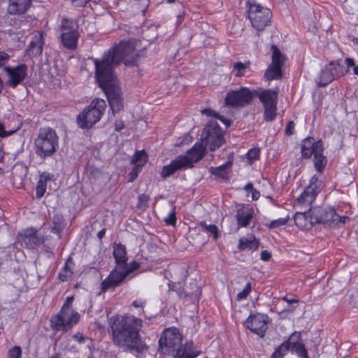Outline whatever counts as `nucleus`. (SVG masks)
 I'll return each instance as SVG.
<instances>
[{
    "label": "nucleus",
    "mask_w": 358,
    "mask_h": 358,
    "mask_svg": "<svg viewBox=\"0 0 358 358\" xmlns=\"http://www.w3.org/2000/svg\"><path fill=\"white\" fill-rule=\"evenodd\" d=\"M250 62L249 61L245 62H236L233 65L231 73H234L236 77H243L250 69Z\"/></svg>",
    "instance_id": "obj_33"
},
{
    "label": "nucleus",
    "mask_w": 358,
    "mask_h": 358,
    "mask_svg": "<svg viewBox=\"0 0 358 358\" xmlns=\"http://www.w3.org/2000/svg\"><path fill=\"white\" fill-rule=\"evenodd\" d=\"M258 97L264 106H275L278 101V92L268 89L261 91Z\"/></svg>",
    "instance_id": "obj_24"
},
{
    "label": "nucleus",
    "mask_w": 358,
    "mask_h": 358,
    "mask_svg": "<svg viewBox=\"0 0 358 358\" xmlns=\"http://www.w3.org/2000/svg\"><path fill=\"white\" fill-rule=\"evenodd\" d=\"M168 287H169V289L171 291H175L176 292L178 295L181 297L182 296V291H181V288L180 287L179 289L177 288V285L176 283L170 281L169 283H168Z\"/></svg>",
    "instance_id": "obj_55"
},
{
    "label": "nucleus",
    "mask_w": 358,
    "mask_h": 358,
    "mask_svg": "<svg viewBox=\"0 0 358 358\" xmlns=\"http://www.w3.org/2000/svg\"><path fill=\"white\" fill-rule=\"evenodd\" d=\"M74 300V296H69L66 298L64 303L61 307L60 310H75L73 308V302Z\"/></svg>",
    "instance_id": "obj_50"
},
{
    "label": "nucleus",
    "mask_w": 358,
    "mask_h": 358,
    "mask_svg": "<svg viewBox=\"0 0 358 358\" xmlns=\"http://www.w3.org/2000/svg\"><path fill=\"white\" fill-rule=\"evenodd\" d=\"M199 226L202 227L206 231L213 236V239L218 238V229L215 224H207L205 222H201Z\"/></svg>",
    "instance_id": "obj_41"
},
{
    "label": "nucleus",
    "mask_w": 358,
    "mask_h": 358,
    "mask_svg": "<svg viewBox=\"0 0 358 358\" xmlns=\"http://www.w3.org/2000/svg\"><path fill=\"white\" fill-rule=\"evenodd\" d=\"M315 222L338 225L349 220L347 216L338 215L331 207H317L313 208Z\"/></svg>",
    "instance_id": "obj_13"
},
{
    "label": "nucleus",
    "mask_w": 358,
    "mask_h": 358,
    "mask_svg": "<svg viewBox=\"0 0 358 358\" xmlns=\"http://www.w3.org/2000/svg\"><path fill=\"white\" fill-rule=\"evenodd\" d=\"M43 37L41 32H36L32 37L27 50L26 54L30 57H35L41 55L43 46Z\"/></svg>",
    "instance_id": "obj_19"
},
{
    "label": "nucleus",
    "mask_w": 358,
    "mask_h": 358,
    "mask_svg": "<svg viewBox=\"0 0 358 358\" xmlns=\"http://www.w3.org/2000/svg\"><path fill=\"white\" fill-rule=\"evenodd\" d=\"M113 256L115 259L116 265H122L127 262L126 247L121 243H115L113 245Z\"/></svg>",
    "instance_id": "obj_29"
},
{
    "label": "nucleus",
    "mask_w": 358,
    "mask_h": 358,
    "mask_svg": "<svg viewBox=\"0 0 358 358\" xmlns=\"http://www.w3.org/2000/svg\"><path fill=\"white\" fill-rule=\"evenodd\" d=\"M260 155V149L257 148L250 149L247 154L246 157L250 164H252L255 161L259 159Z\"/></svg>",
    "instance_id": "obj_42"
},
{
    "label": "nucleus",
    "mask_w": 358,
    "mask_h": 358,
    "mask_svg": "<svg viewBox=\"0 0 358 358\" xmlns=\"http://www.w3.org/2000/svg\"><path fill=\"white\" fill-rule=\"evenodd\" d=\"M259 246V241L257 240L254 236H251L249 238H241L238 241V248L239 250H244L248 248L252 251H255L258 249Z\"/></svg>",
    "instance_id": "obj_30"
},
{
    "label": "nucleus",
    "mask_w": 358,
    "mask_h": 358,
    "mask_svg": "<svg viewBox=\"0 0 358 358\" xmlns=\"http://www.w3.org/2000/svg\"><path fill=\"white\" fill-rule=\"evenodd\" d=\"M201 113L203 114V115H206L207 116H212V117H215L217 116V113L213 110L212 109L210 108H206V109H203Z\"/></svg>",
    "instance_id": "obj_57"
},
{
    "label": "nucleus",
    "mask_w": 358,
    "mask_h": 358,
    "mask_svg": "<svg viewBox=\"0 0 358 358\" xmlns=\"http://www.w3.org/2000/svg\"><path fill=\"white\" fill-rule=\"evenodd\" d=\"M74 266L75 263L73 259L71 257H69L58 273L59 280L62 282L70 280L73 275Z\"/></svg>",
    "instance_id": "obj_23"
},
{
    "label": "nucleus",
    "mask_w": 358,
    "mask_h": 358,
    "mask_svg": "<svg viewBox=\"0 0 358 358\" xmlns=\"http://www.w3.org/2000/svg\"><path fill=\"white\" fill-rule=\"evenodd\" d=\"M294 337H296L298 339L299 338V335H297L296 333L292 334L287 340L281 343V345L275 350L271 355V358H283L289 351L292 343V341Z\"/></svg>",
    "instance_id": "obj_27"
},
{
    "label": "nucleus",
    "mask_w": 358,
    "mask_h": 358,
    "mask_svg": "<svg viewBox=\"0 0 358 358\" xmlns=\"http://www.w3.org/2000/svg\"><path fill=\"white\" fill-rule=\"evenodd\" d=\"M216 118L220 120L223 124H224L227 127H229L230 125V120L227 119L226 117L220 115L219 114L217 115Z\"/></svg>",
    "instance_id": "obj_60"
},
{
    "label": "nucleus",
    "mask_w": 358,
    "mask_h": 358,
    "mask_svg": "<svg viewBox=\"0 0 358 358\" xmlns=\"http://www.w3.org/2000/svg\"><path fill=\"white\" fill-rule=\"evenodd\" d=\"M5 70L8 74V85L10 87H15L22 80V64H20L16 69L6 67Z\"/></svg>",
    "instance_id": "obj_25"
},
{
    "label": "nucleus",
    "mask_w": 358,
    "mask_h": 358,
    "mask_svg": "<svg viewBox=\"0 0 358 358\" xmlns=\"http://www.w3.org/2000/svg\"><path fill=\"white\" fill-rule=\"evenodd\" d=\"M271 257V253L267 250H263L261 252V259L263 261H268Z\"/></svg>",
    "instance_id": "obj_58"
},
{
    "label": "nucleus",
    "mask_w": 358,
    "mask_h": 358,
    "mask_svg": "<svg viewBox=\"0 0 358 358\" xmlns=\"http://www.w3.org/2000/svg\"><path fill=\"white\" fill-rule=\"evenodd\" d=\"M201 141L205 149L208 146L210 151H215L224 143L222 129L217 122H210L204 127L201 134Z\"/></svg>",
    "instance_id": "obj_10"
},
{
    "label": "nucleus",
    "mask_w": 358,
    "mask_h": 358,
    "mask_svg": "<svg viewBox=\"0 0 358 358\" xmlns=\"http://www.w3.org/2000/svg\"><path fill=\"white\" fill-rule=\"evenodd\" d=\"M124 127V123L122 120H117L115 122V129L117 131L122 130Z\"/></svg>",
    "instance_id": "obj_59"
},
{
    "label": "nucleus",
    "mask_w": 358,
    "mask_h": 358,
    "mask_svg": "<svg viewBox=\"0 0 358 358\" xmlns=\"http://www.w3.org/2000/svg\"><path fill=\"white\" fill-rule=\"evenodd\" d=\"M8 59L9 55L7 53L0 51V66L4 65Z\"/></svg>",
    "instance_id": "obj_56"
},
{
    "label": "nucleus",
    "mask_w": 358,
    "mask_h": 358,
    "mask_svg": "<svg viewBox=\"0 0 358 358\" xmlns=\"http://www.w3.org/2000/svg\"><path fill=\"white\" fill-rule=\"evenodd\" d=\"M251 196L252 200H257L260 196V193L257 189H254L251 191Z\"/></svg>",
    "instance_id": "obj_63"
},
{
    "label": "nucleus",
    "mask_w": 358,
    "mask_h": 358,
    "mask_svg": "<svg viewBox=\"0 0 358 358\" xmlns=\"http://www.w3.org/2000/svg\"><path fill=\"white\" fill-rule=\"evenodd\" d=\"M345 63L347 66V69H348L350 67H354L355 66L354 59L350 57H348L345 59Z\"/></svg>",
    "instance_id": "obj_61"
},
{
    "label": "nucleus",
    "mask_w": 358,
    "mask_h": 358,
    "mask_svg": "<svg viewBox=\"0 0 358 358\" xmlns=\"http://www.w3.org/2000/svg\"><path fill=\"white\" fill-rule=\"evenodd\" d=\"M80 315L76 310H59L50 319V326L56 331H68L78 324Z\"/></svg>",
    "instance_id": "obj_9"
},
{
    "label": "nucleus",
    "mask_w": 358,
    "mask_h": 358,
    "mask_svg": "<svg viewBox=\"0 0 358 358\" xmlns=\"http://www.w3.org/2000/svg\"><path fill=\"white\" fill-rule=\"evenodd\" d=\"M22 349L20 346H14L8 351V358H21Z\"/></svg>",
    "instance_id": "obj_47"
},
{
    "label": "nucleus",
    "mask_w": 358,
    "mask_h": 358,
    "mask_svg": "<svg viewBox=\"0 0 358 358\" xmlns=\"http://www.w3.org/2000/svg\"><path fill=\"white\" fill-rule=\"evenodd\" d=\"M328 69L331 70V74H333V77H334V80L336 78H340L341 76H345L348 73V69L345 68L344 66L341 64L338 60L331 61L329 64H327Z\"/></svg>",
    "instance_id": "obj_31"
},
{
    "label": "nucleus",
    "mask_w": 358,
    "mask_h": 358,
    "mask_svg": "<svg viewBox=\"0 0 358 358\" xmlns=\"http://www.w3.org/2000/svg\"><path fill=\"white\" fill-rule=\"evenodd\" d=\"M113 341L118 347H125L143 350L144 345L141 342L139 331L143 326V321L134 315H113L109 320Z\"/></svg>",
    "instance_id": "obj_2"
},
{
    "label": "nucleus",
    "mask_w": 358,
    "mask_h": 358,
    "mask_svg": "<svg viewBox=\"0 0 358 358\" xmlns=\"http://www.w3.org/2000/svg\"><path fill=\"white\" fill-rule=\"evenodd\" d=\"M127 277L121 265H116L109 275L101 283V290L99 295L105 293L108 289H114L119 286Z\"/></svg>",
    "instance_id": "obj_16"
},
{
    "label": "nucleus",
    "mask_w": 358,
    "mask_h": 358,
    "mask_svg": "<svg viewBox=\"0 0 358 358\" xmlns=\"http://www.w3.org/2000/svg\"><path fill=\"white\" fill-rule=\"evenodd\" d=\"M248 16L252 26L257 31H262L269 24L271 18V12L266 8L257 3L254 0H249L246 3Z\"/></svg>",
    "instance_id": "obj_6"
},
{
    "label": "nucleus",
    "mask_w": 358,
    "mask_h": 358,
    "mask_svg": "<svg viewBox=\"0 0 358 358\" xmlns=\"http://www.w3.org/2000/svg\"><path fill=\"white\" fill-rule=\"evenodd\" d=\"M121 267L123 268L124 272H127L128 276L131 273L140 268V264L136 261H133L130 262L129 264H128L127 262L121 265Z\"/></svg>",
    "instance_id": "obj_43"
},
{
    "label": "nucleus",
    "mask_w": 358,
    "mask_h": 358,
    "mask_svg": "<svg viewBox=\"0 0 358 358\" xmlns=\"http://www.w3.org/2000/svg\"><path fill=\"white\" fill-rule=\"evenodd\" d=\"M91 0H70L74 7H84Z\"/></svg>",
    "instance_id": "obj_54"
},
{
    "label": "nucleus",
    "mask_w": 358,
    "mask_h": 358,
    "mask_svg": "<svg viewBox=\"0 0 358 358\" xmlns=\"http://www.w3.org/2000/svg\"><path fill=\"white\" fill-rule=\"evenodd\" d=\"M106 108L103 99L96 98L77 116L76 122L81 129H90L98 122L105 113Z\"/></svg>",
    "instance_id": "obj_5"
},
{
    "label": "nucleus",
    "mask_w": 358,
    "mask_h": 358,
    "mask_svg": "<svg viewBox=\"0 0 358 358\" xmlns=\"http://www.w3.org/2000/svg\"><path fill=\"white\" fill-rule=\"evenodd\" d=\"M295 348V352L300 358H308L307 351L303 344H298L296 341H293L292 343Z\"/></svg>",
    "instance_id": "obj_44"
},
{
    "label": "nucleus",
    "mask_w": 358,
    "mask_h": 358,
    "mask_svg": "<svg viewBox=\"0 0 358 358\" xmlns=\"http://www.w3.org/2000/svg\"><path fill=\"white\" fill-rule=\"evenodd\" d=\"M233 164V159L231 157H229V159L227 162H226L224 164L220 165L224 169L227 170L228 168H230L232 166Z\"/></svg>",
    "instance_id": "obj_62"
},
{
    "label": "nucleus",
    "mask_w": 358,
    "mask_h": 358,
    "mask_svg": "<svg viewBox=\"0 0 358 358\" xmlns=\"http://www.w3.org/2000/svg\"><path fill=\"white\" fill-rule=\"evenodd\" d=\"M63 229V224L60 221H54V226L51 229V232L59 234Z\"/></svg>",
    "instance_id": "obj_53"
},
{
    "label": "nucleus",
    "mask_w": 358,
    "mask_h": 358,
    "mask_svg": "<svg viewBox=\"0 0 358 358\" xmlns=\"http://www.w3.org/2000/svg\"><path fill=\"white\" fill-rule=\"evenodd\" d=\"M192 141V137L186 134L182 139V141L180 142V144H185L191 142Z\"/></svg>",
    "instance_id": "obj_64"
},
{
    "label": "nucleus",
    "mask_w": 358,
    "mask_h": 358,
    "mask_svg": "<svg viewBox=\"0 0 358 358\" xmlns=\"http://www.w3.org/2000/svg\"><path fill=\"white\" fill-rule=\"evenodd\" d=\"M143 166L134 164L132 171L129 173V182H133L138 176V173L141 171Z\"/></svg>",
    "instance_id": "obj_49"
},
{
    "label": "nucleus",
    "mask_w": 358,
    "mask_h": 358,
    "mask_svg": "<svg viewBox=\"0 0 358 358\" xmlns=\"http://www.w3.org/2000/svg\"><path fill=\"white\" fill-rule=\"evenodd\" d=\"M323 143L321 140L315 141L313 137H307L301 143V155L305 159H310L319 152H323Z\"/></svg>",
    "instance_id": "obj_18"
},
{
    "label": "nucleus",
    "mask_w": 358,
    "mask_h": 358,
    "mask_svg": "<svg viewBox=\"0 0 358 358\" xmlns=\"http://www.w3.org/2000/svg\"><path fill=\"white\" fill-rule=\"evenodd\" d=\"M73 339L79 344L85 345V347L89 350V352H91V348L93 345L92 339L89 338L87 336H85L80 332H76L73 336Z\"/></svg>",
    "instance_id": "obj_35"
},
{
    "label": "nucleus",
    "mask_w": 358,
    "mask_h": 358,
    "mask_svg": "<svg viewBox=\"0 0 358 358\" xmlns=\"http://www.w3.org/2000/svg\"><path fill=\"white\" fill-rule=\"evenodd\" d=\"M268 323V317L266 314L257 313L251 314L244 322V326L251 332L258 335L260 338L265 336Z\"/></svg>",
    "instance_id": "obj_15"
},
{
    "label": "nucleus",
    "mask_w": 358,
    "mask_h": 358,
    "mask_svg": "<svg viewBox=\"0 0 358 358\" xmlns=\"http://www.w3.org/2000/svg\"><path fill=\"white\" fill-rule=\"evenodd\" d=\"M252 290V285L250 282H248L245 285V287H244V289L240 292L239 293L237 294L236 295V299L238 301H241V300H243V299H245L247 298V296H248V294H250V292H251Z\"/></svg>",
    "instance_id": "obj_45"
},
{
    "label": "nucleus",
    "mask_w": 358,
    "mask_h": 358,
    "mask_svg": "<svg viewBox=\"0 0 358 358\" xmlns=\"http://www.w3.org/2000/svg\"><path fill=\"white\" fill-rule=\"evenodd\" d=\"M174 352V358H196L200 355L201 350L192 341H188Z\"/></svg>",
    "instance_id": "obj_20"
},
{
    "label": "nucleus",
    "mask_w": 358,
    "mask_h": 358,
    "mask_svg": "<svg viewBox=\"0 0 358 358\" xmlns=\"http://www.w3.org/2000/svg\"><path fill=\"white\" fill-rule=\"evenodd\" d=\"M164 222L168 226H175L176 224V215L174 208L169 212L168 215L164 218Z\"/></svg>",
    "instance_id": "obj_46"
},
{
    "label": "nucleus",
    "mask_w": 358,
    "mask_h": 358,
    "mask_svg": "<svg viewBox=\"0 0 358 358\" xmlns=\"http://www.w3.org/2000/svg\"><path fill=\"white\" fill-rule=\"evenodd\" d=\"M288 219L287 218H278L277 220H274L270 222V224L268 225V227L270 229H274L277 228L281 226H283L286 224L287 222Z\"/></svg>",
    "instance_id": "obj_48"
},
{
    "label": "nucleus",
    "mask_w": 358,
    "mask_h": 358,
    "mask_svg": "<svg viewBox=\"0 0 358 358\" xmlns=\"http://www.w3.org/2000/svg\"><path fill=\"white\" fill-rule=\"evenodd\" d=\"M323 182L316 175L311 177L308 185L304 189L295 201V206L301 209L309 210L316 196L322 189Z\"/></svg>",
    "instance_id": "obj_8"
},
{
    "label": "nucleus",
    "mask_w": 358,
    "mask_h": 358,
    "mask_svg": "<svg viewBox=\"0 0 358 358\" xmlns=\"http://www.w3.org/2000/svg\"><path fill=\"white\" fill-rule=\"evenodd\" d=\"M53 174L48 172H43L39 175L36 188V196L37 198L40 199L44 196L46 192L47 182L50 181L53 178Z\"/></svg>",
    "instance_id": "obj_26"
},
{
    "label": "nucleus",
    "mask_w": 358,
    "mask_h": 358,
    "mask_svg": "<svg viewBox=\"0 0 358 358\" xmlns=\"http://www.w3.org/2000/svg\"><path fill=\"white\" fill-rule=\"evenodd\" d=\"M294 221L300 229H306L311 227L313 223L315 222L313 208L305 210L303 212H296L294 217Z\"/></svg>",
    "instance_id": "obj_21"
},
{
    "label": "nucleus",
    "mask_w": 358,
    "mask_h": 358,
    "mask_svg": "<svg viewBox=\"0 0 358 358\" xmlns=\"http://www.w3.org/2000/svg\"><path fill=\"white\" fill-rule=\"evenodd\" d=\"M206 155V149L203 144L196 142L188 150L185 155H180L172 160L169 164L163 166L160 175L164 179L171 176L179 170L191 169L195 163L203 159Z\"/></svg>",
    "instance_id": "obj_3"
},
{
    "label": "nucleus",
    "mask_w": 358,
    "mask_h": 358,
    "mask_svg": "<svg viewBox=\"0 0 358 358\" xmlns=\"http://www.w3.org/2000/svg\"><path fill=\"white\" fill-rule=\"evenodd\" d=\"M43 243V236L37 234L34 228H28L24 231V243L27 248H36Z\"/></svg>",
    "instance_id": "obj_22"
},
{
    "label": "nucleus",
    "mask_w": 358,
    "mask_h": 358,
    "mask_svg": "<svg viewBox=\"0 0 358 358\" xmlns=\"http://www.w3.org/2000/svg\"><path fill=\"white\" fill-rule=\"evenodd\" d=\"M344 9L348 14H356L358 12V0H347L344 3Z\"/></svg>",
    "instance_id": "obj_39"
},
{
    "label": "nucleus",
    "mask_w": 358,
    "mask_h": 358,
    "mask_svg": "<svg viewBox=\"0 0 358 358\" xmlns=\"http://www.w3.org/2000/svg\"><path fill=\"white\" fill-rule=\"evenodd\" d=\"M210 172L212 175L222 179H227L229 177V172L221 166L217 167L211 166L210 168Z\"/></svg>",
    "instance_id": "obj_40"
},
{
    "label": "nucleus",
    "mask_w": 358,
    "mask_h": 358,
    "mask_svg": "<svg viewBox=\"0 0 358 358\" xmlns=\"http://www.w3.org/2000/svg\"><path fill=\"white\" fill-rule=\"evenodd\" d=\"M60 29V41L63 46L68 50H75L80 37L75 22L68 18H62Z\"/></svg>",
    "instance_id": "obj_11"
},
{
    "label": "nucleus",
    "mask_w": 358,
    "mask_h": 358,
    "mask_svg": "<svg viewBox=\"0 0 358 358\" xmlns=\"http://www.w3.org/2000/svg\"><path fill=\"white\" fill-rule=\"evenodd\" d=\"M148 161V156L143 150L136 151L131 159V164L144 166Z\"/></svg>",
    "instance_id": "obj_36"
},
{
    "label": "nucleus",
    "mask_w": 358,
    "mask_h": 358,
    "mask_svg": "<svg viewBox=\"0 0 358 358\" xmlns=\"http://www.w3.org/2000/svg\"><path fill=\"white\" fill-rule=\"evenodd\" d=\"M255 217V211L252 206L247 204L241 205L236 211L237 227L240 228L248 227Z\"/></svg>",
    "instance_id": "obj_17"
},
{
    "label": "nucleus",
    "mask_w": 358,
    "mask_h": 358,
    "mask_svg": "<svg viewBox=\"0 0 358 358\" xmlns=\"http://www.w3.org/2000/svg\"><path fill=\"white\" fill-rule=\"evenodd\" d=\"M334 80L333 74L331 73L327 65L321 69L316 78V83L320 87H324L331 83Z\"/></svg>",
    "instance_id": "obj_28"
},
{
    "label": "nucleus",
    "mask_w": 358,
    "mask_h": 358,
    "mask_svg": "<svg viewBox=\"0 0 358 358\" xmlns=\"http://www.w3.org/2000/svg\"><path fill=\"white\" fill-rule=\"evenodd\" d=\"M8 13L10 15L22 14V0H9Z\"/></svg>",
    "instance_id": "obj_34"
},
{
    "label": "nucleus",
    "mask_w": 358,
    "mask_h": 358,
    "mask_svg": "<svg viewBox=\"0 0 358 358\" xmlns=\"http://www.w3.org/2000/svg\"><path fill=\"white\" fill-rule=\"evenodd\" d=\"M136 41H122L104 53L101 59L92 58L95 66V77L104 90L113 114L123 108L120 89L113 86L115 76L113 67L121 62L126 66H134L138 61V54L135 51Z\"/></svg>",
    "instance_id": "obj_1"
},
{
    "label": "nucleus",
    "mask_w": 358,
    "mask_h": 358,
    "mask_svg": "<svg viewBox=\"0 0 358 358\" xmlns=\"http://www.w3.org/2000/svg\"><path fill=\"white\" fill-rule=\"evenodd\" d=\"M22 126V122L19 121L17 123V125L15 128L6 130V127L0 122V137L5 138V137L12 135L13 134H14L15 132L18 131Z\"/></svg>",
    "instance_id": "obj_38"
},
{
    "label": "nucleus",
    "mask_w": 358,
    "mask_h": 358,
    "mask_svg": "<svg viewBox=\"0 0 358 358\" xmlns=\"http://www.w3.org/2000/svg\"><path fill=\"white\" fill-rule=\"evenodd\" d=\"M146 304V300L144 299H138L134 300L132 302V306L135 308H141V312L143 313L144 312L143 308Z\"/></svg>",
    "instance_id": "obj_51"
},
{
    "label": "nucleus",
    "mask_w": 358,
    "mask_h": 358,
    "mask_svg": "<svg viewBox=\"0 0 358 358\" xmlns=\"http://www.w3.org/2000/svg\"><path fill=\"white\" fill-rule=\"evenodd\" d=\"M36 153L45 158L52 155L59 146V138L56 131L50 127L41 128L34 141Z\"/></svg>",
    "instance_id": "obj_4"
},
{
    "label": "nucleus",
    "mask_w": 358,
    "mask_h": 358,
    "mask_svg": "<svg viewBox=\"0 0 358 358\" xmlns=\"http://www.w3.org/2000/svg\"><path fill=\"white\" fill-rule=\"evenodd\" d=\"M182 335L175 327L165 329L159 340V346L163 353L173 352L177 350L182 343Z\"/></svg>",
    "instance_id": "obj_12"
},
{
    "label": "nucleus",
    "mask_w": 358,
    "mask_h": 358,
    "mask_svg": "<svg viewBox=\"0 0 358 358\" xmlns=\"http://www.w3.org/2000/svg\"><path fill=\"white\" fill-rule=\"evenodd\" d=\"M264 120L267 122H271L274 120L276 117L277 105L264 106Z\"/></svg>",
    "instance_id": "obj_37"
},
{
    "label": "nucleus",
    "mask_w": 358,
    "mask_h": 358,
    "mask_svg": "<svg viewBox=\"0 0 358 358\" xmlns=\"http://www.w3.org/2000/svg\"><path fill=\"white\" fill-rule=\"evenodd\" d=\"M272 62L268 66L264 77L267 80H278L282 77V66L284 64V57L275 45L271 46Z\"/></svg>",
    "instance_id": "obj_14"
},
{
    "label": "nucleus",
    "mask_w": 358,
    "mask_h": 358,
    "mask_svg": "<svg viewBox=\"0 0 358 358\" xmlns=\"http://www.w3.org/2000/svg\"><path fill=\"white\" fill-rule=\"evenodd\" d=\"M313 165L317 173L322 174L327 166V159L323 152H319L313 156Z\"/></svg>",
    "instance_id": "obj_32"
},
{
    "label": "nucleus",
    "mask_w": 358,
    "mask_h": 358,
    "mask_svg": "<svg viewBox=\"0 0 358 358\" xmlns=\"http://www.w3.org/2000/svg\"><path fill=\"white\" fill-rule=\"evenodd\" d=\"M257 94V90H250L246 87L229 90L224 98V105L234 109L244 108L251 103Z\"/></svg>",
    "instance_id": "obj_7"
},
{
    "label": "nucleus",
    "mask_w": 358,
    "mask_h": 358,
    "mask_svg": "<svg viewBox=\"0 0 358 358\" xmlns=\"http://www.w3.org/2000/svg\"><path fill=\"white\" fill-rule=\"evenodd\" d=\"M295 124L293 121H289L285 127V134L287 136H291L294 132Z\"/></svg>",
    "instance_id": "obj_52"
}]
</instances>
